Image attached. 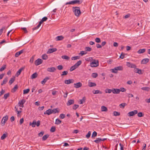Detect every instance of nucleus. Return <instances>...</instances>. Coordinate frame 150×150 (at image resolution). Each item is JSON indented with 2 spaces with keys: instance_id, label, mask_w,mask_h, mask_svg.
Instances as JSON below:
<instances>
[{
  "instance_id": "f257e3e1",
  "label": "nucleus",
  "mask_w": 150,
  "mask_h": 150,
  "mask_svg": "<svg viewBox=\"0 0 150 150\" xmlns=\"http://www.w3.org/2000/svg\"><path fill=\"white\" fill-rule=\"evenodd\" d=\"M73 11L75 16H78L81 13L80 8L79 7H73Z\"/></svg>"
},
{
  "instance_id": "f03ea898",
  "label": "nucleus",
  "mask_w": 150,
  "mask_h": 150,
  "mask_svg": "<svg viewBox=\"0 0 150 150\" xmlns=\"http://www.w3.org/2000/svg\"><path fill=\"white\" fill-rule=\"evenodd\" d=\"M123 67L122 66H119L115 67L114 69H111L112 72L115 73H117L118 71H122Z\"/></svg>"
},
{
  "instance_id": "7ed1b4c3",
  "label": "nucleus",
  "mask_w": 150,
  "mask_h": 150,
  "mask_svg": "<svg viewBox=\"0 0 150 150\" xmlns=\"http://www.w3.org/2000/svg\"><path fill=\"white\" fill-rule=\"evenodd\" d=\"M99 65V62L98 60L93 59L92 62L90 63V66L91 67H95L98 66Z\"/></svg>"
},
{
  "instance_id": "20e7f679",
  "label": "nucleus",
  "mask_w": 150,
  "mask_h": 150,
  "mask_svg": "<svg viewBox=\"0 0 150 150\" xmlns=\"http://www.w3.org/2000/svg\"><path fill=\"white\" fill-rule=\"evenodd\" d=\"M8 118V116L7 115L4 117L2 120L1 122V125L2 126H4L5 125V124Z\"/></svg>"
},
{
  "instance_id": "39448f33",
  "label": "nucleus",
  "mask_w": 150,
  "mask_h": 150,
  "mask_svg": "<svg viewBox=\"0 0 150 150\" xmlns=\"http://www.w3.org/2000/svg\"><path fill=\"white\" fill-rule=\"evenodd\" d=\"M126 65L128 67L131 68L136 69L137 67L136 66L135 64L128 62H127Z\"/></svg>"
},
{
  "instance_id": "423d86ee",
  "label": "nucleus",
  "mask_w": 150,
  "mask_h": 150,
  "mask_svg": "<svg viewBox=\"0 0 150 150\" xmlns=\"http://www.w3.org/2000/svg\"><path fill=\"white\" fill-rule=\"evenodd\" d=\"M138 111L137 110H135L133 111L130 112L128 113V115L129 116H131L134 115H135L137 114Z\"/></svg>"
},
{
  "instance_id": "0eeeda50",
  "label": "nucleus",
  "mask_w": 150,
  "mask_h": 150,
  "mask_svg": "<svg viewBox=\"0 0 150 150\" xmlns=\"http://www.w3.org/2000/svg\"><path fill=\"white\" fill-rule=\"evenodd\" d=\"M25 100L23 99L19 102L18 105L19 106L21 107L22 108H23V104L25 103Z\"/></svg>"
},
{
  "instance_id": "6e6552de",
  "label": "nucleus",
  "mask_w": 150,
  "mask_h": 150,
  "mask_svg": "<svg viewBox=\"0 0 150 150\" xmlns=\"http://www.w3.org/2000/svg\"><path fill=\"white\" fill-rule=\"evenodd\" d=\"M42 62V61L41 59L38 58L35 61V64L36 66L38 65L41 64Z\"/></svg>"
},
{
  "instance_id": "1a4fd4ad",
  "label": "nucleus",
  "mask_w": 150,
  "mask_h": 150,
  "mask_svg": "<svg viewBox=\"0 0 150 150\" xmlns=\"http://www.w3.org/2000/svg\"><path fill=\"white\" fill-rule=\"evenodd\" d=\"M47 70L49 72H54L56 70V69L54 67H49L47 69Z\"/></svg>"
},
{
  "instance_id": "9d476101",
  "label": "nucleus",
  "mask_w": 150,
  "mask_h": 150,
  "mask_svg": "<svg viewBox=\"0 0 150 150\" xmlns=\"http://www.w3.org/2000/svg\"><path fill=\"white\" fill-rule=\"evenodd\" d=\"M82 1V0H74L72 1L73 5L76 4H81Z\"/></svg>"
},
{
  "instance_id": "9b49d317",
  "label": "nucleus",
  "mask_w": 150,
  "mask_h": 150,
  "mask_svg": "<svg viewBox=\"0 0 150 150\" xmlns=\"http://www.w3.org/2000/svg\"><path fill=\"white\" fill-rule=\"evenodd\" d=\"M74 80L73 79H69V80H65L64 81V83L67 84H69L71 83H73L74 82Z\"/></svg>"
},
{
  "instance_id": "f8f14e48",
  "label": "nucleus",
  "mask_w": 150,
  "mask_h": 150,
  "mask_svg": "<svg viewBox=\"0 0 150 150\" xmlns=\"http://www.w3.org/2000/svg\"><path fill=\"white\" fill-rule=\"evenodd\" d=\"M112 93L113 94H118L120 93V91L119 89L118 88H112Z\"/></svg>"
},
{
  "instance_id": "ddd939ff",
  "label": "nucleus",
  "mask_w": 150,
  "mask_h": 150,
  "mask_svg": "<svg viewBox=\"0 0 150 150\" xmlns=\"http://www.w3.org/2000/svg\"><path fill=\"white\" fill-rule=\"evenodd\" d=\"M74 87L76 88H79L82 86V83L80 82L74 84Z\"/></svg>"
},
{
  "instance_id": "4468645a",
  "label": "nucleus",
  "mask_w": 150,
  "mask_h": 150,
  "mask_svg": "<svg viewBox=\"0 0 150 150\" xmlns=\"http://www.w3.org/2000/svg\"><path fill=\"white\" fill-rule=\"evenodd\" d=\"M24 69V67H21L19 69V70L16 72V76L17 77H18L21 73V72Z\"/></svg>"
},
{
  "instance_id": "2eb2a0df",
  "label": "nucleus",
  "mask_w": 150,
  "mask_h": 150,
  "mask_svg": "<svg viewBox=\"0 0 150 150\" xmlns=\"http://www.w3.org/2000/svg\"><path fill=\"white\" fill-rule=\"evenodd\" d=\"M57 50V49L56 48H50L48 50L47 53V54L51 53Z\"/></svg>"
},
{
  "instance_id": "dca6fc26",
  "label": "nucleus",
  "mask_w": 150,
  "mask_h": 150,
  "mask_svg": "<svg viewBox=\"0 0 150 150\" xmlns=\"http://www.w3.org/2000/svg\"><path fill=\"white\" fill-rule=\"evenodd\" d=\"M149 59L148 58L144 59L141 61V63L142 64H146L149 62Z\"/></svg>"
},
{
  "instance_id": "f3484780",
  "label": "nucleus",
  "mask_w": 150,
  "mask_h": 150,
  "mask_svg": "<svg viewBox=\"0 0 150 150\" xmlns=\"http://www.w3.org/2000/svg\"><path fill=\"white\" fill-rule=\"evenodd\" d=\"M52 113V110L51 109H48L44 112V114H47L48 115Z\"/></svg>"
},
{
  "instance_id": "a211bd4d",
  "label": "nucleus",
  "mask_w": 150,
  "mask_h": 150,
  "mask_svg": "<svg viewBox=\"0 0 150 150\" xmlns=\"http://www.w3.org/2000/svg\"><path fill=\"white\" fill-rule=\"evenodd\" d=\"M23 52V50H21L20 51L17 52L16 53L15 55V57H18L19 55L21 54H22Z\"/></svg>"
},
{
  "instance_id": "6ab92c4d",
  "label": "nucleus",
  "mask_w": 150,
  "mask_h": 150,
  "mask_svg": "<svg viewBox=\"0 0 150 150\" xmlns=\"http://www.w3.org/2000/svg\"><path fill=\"white\" fill-rule=\"evenodd\" d=\"M88 85L89 87H91L93 86H96V84L95 83L89 82Z\"/></svg>"
},
{
  "instance_id": "aec40b11",
  "label": "nucleus",
  "mask_w": 150,
  "mask_h": 150,
  "mask_svg": "<svg viewBox=\"0 0 150 150\" xmlns=\"http://www.w3.org/2000/svg\"><path fill=\"white\" fill-rule=\"evenodd\" d=\"M74 103V101L73 100H69L67 103V106H69L70 105L73 104Z\"/></svg>"
},
{
  "instance_id": "412c9836",
  "label": "nucleus",
  "mask_w": 150,
  "mask_h": 150,
  "mask_svg": "<svg viewBox=\"0 0 150 150\" xmlns=\"http://www.w3.org/2000/svg\"><path fill=\"white\" fill-rule=\"evenodd\" d=\"M49 79V78L48 77H46L42 81H41V83L42 84H44L47 82V81Z\"/></svg>"
},
{
  "instance_id": "4be33fe9",
  "label": "nucleus",
  "mask_w": 150,
  "mask_h": 150,
  "mask_svg": "<svg viewBox=\"0 0 150 150\" xmlns=\"http://www.w3.org/2000/svg\"><path fill=\"white\" fill-rule=\"evenodd\" d=\"M146 49H140L137 52L138 53L140 54L143 53L145 52Z\"/></svg>"
},
{
  "instance_id": "5701e85b",
  "label": "nucleus",
  "mask_w": 150,
  "mask_h": 150,
  "mask_svg": "<svg viewBox=\"0 0 150 150\" xmlns=\"http://www.w3.org/2000/svg\"><path fill=\"white\" fill-rule=\"evenodd\" d=\"M101 111L102 112H106L108 111V109L105 106H103L101 107Z\"/></svg>"
},
{
  "instance_id": "b1692460",
  "label": "nucleus",
  "mask_w": 150,
  "mask_h": 150,
  "mask_svg": "<svg viewBox=\"0 0 150 150\" xmlns=\"http://www.w3.org/2000/svg\"><path fill=\"white\" fill-rule=\"evenodd\" d=\"M82 63V61L81 60H79L75 64V66L77 68Z\"/></svg>"
},
{
  "instance_id": "393cba45",
  "label": "nucleus",
  "mask_w": 150,
  "mask_h": 150,
  "mask_svg": "<svg viewBox=\"0 0 150 150\" xmlns=\"http://www.w3.org/2000/svg\"><path fill=\"white\" fill-rule=\"evenodd\" d=\"M92 92L94 94H97L98 93L101 94L102 93L101 91H100L98 90H95L93 91Z\"/></svg>"
},
{
  "instance_id": "a878e982",
  "label": "nucleus",
  "mask_w": 150,
  "mask_h": 150,
  "mask_svg": "<svg viewBox=\"0 0 150 150\" xmlns=\"http://www.w3.org/2000/svg\"><path fill=\"white\" fill-rule=\"evenodd\" d=\"M38 76V74L36 72H35L31 76V79H34L36 78Z\"/></svg>"
},
{
  "instance_id": "bb28decb",
  "label": "nucleus",
  "mask_w": 150,
  "mask_h": 150,
  "mask_svg": "<svg viewBox=\"0 0 150 150\" xmlns=\"http://www.w3.org/2000/svg\"><path fill=\"white\" fill-rule=\"evenodd\" d=\"M18 88V86L17 85H16L14 88L11 90V91L12 93H14L16 91V90Z\"/></svg>"
},
{
  "instance_id": "cd10ccee",
  "label": "nucleus",
  "mask_w": 150,
  "mask_h": 150,
  "mask_svg": "<svg viewBox=\"0 0 150 150\" xmlns=\"http://www.w3.org/2000/svg\"><path fill=\"white\" fill-rule=\"evenodd\" d=\"M105 92L106 93H110L112 92V89L106 88L105 90Z\"/></svg>"
},
{
  "instance_id": "c85d7f7f",
  "label": "nucleus",
  "mask_w": 150,
  "mask_h": 150,
  "mask_svg": "<svg viewBox=\"0 0 150 150\" xmlns=\"http://www.w3.org/2000/svg\"><path fill=\"white\" fill-rule=\"evenodd\" d=\"M36 124V121L35 120H34L32 123L30 122L29 124L30 125H31L33 127H35Z\"/></svg>"
},
{
  "instance_id": "c756f323",
  "label": "nucleus",
  "mask_w": 150,
  "mask_h": 150,
  "mask_svg": "<svg viewBox=\"0 0 150 150\" xmlns=\"http://www.w3.org/2000/svg\"><path fill=\"white\" fill-rule=\"evenodd\" d=\"M8 78L7 77H6L4 78L2 83L1 84V85H3L6 84V82H7L8 80Z\"/></svg>"
},
{
  "instance_id": "7c9ffc66",
  "label": "nucleus",
  "mask_w": 150,
  "mask_h": 150,
  "mask_svg": "<svg viewBox=\"0 0 150 150\" xmlns=\"http://www.w3.org/2000/svg\"><path fill=\"white\" fill-rule=\"evenodd\" d=\"M64 38L62 35L56 37L57 40H61L64 39Z\"/></svg>"
},
{
  "instance_id": "2f4dec72",
  "label": "nucleus",
  "mask_w": 150,
  "mask_h": 150,
  "mask_svg": "<svg viewBox=\"0 0 150 150\" xmlns=\"http://www.w3.org/2000/svg\"><path fill=\"white\" fill-rule=\"evenodd\" d=\"M8 136V134L7 133L4 134H3V135L1 136V140L4 139L6 137Z\"/></svg>"
},
{
  "instance_id": "473e14b6",
  "label": "nucleus",
  "mask_w": 150,
  "mask_h": 150,
  "mask_svg": "<svg viewBox=\"0 0 150 150\" xmlns=\"http://www.w3.org/2000/svg\"><path fill=\"white\" fill-rule=\"evenodd\" d=\"M42 58L44 60H46L48 58V56L46 54H43L42 56Z\"/></svg>"
},
{
  "instance_id": "72a5a7b5",
  "label": "nucleus",
  "mask_w": 150,
  "mask_h": 150,
  "mask_svg": "<svg viewBox=\"0 0 150 150\" xmlns=\"http://www.w3.org/2000/svg\"><path fill=\"white\" fill-rule=\"evenodd\" d=\"M102 141V139L98 138H97L95 140L94 142L96 143H99V142Z\"/></svg>"
},
{
  "instance_id": "f704fd0d",
  "label": "nucleus",
  "mask_w": 150,
  "mask_h": 150,
  "mask_svg": "<svg viewBox=\"0 0 150 150\" xmlns=\"http://www.w3.org/2000/svg\"><path fill=\"white\" fill-rule=\"evenodd\" d=\"M62 122V121L59 119H57L56 120L55 124L58 125L60 124Z\"/></svg>"
},
{
  "instance_id": "c9c22d12",
  "label": "nucleus",
  "mask_w": 150,
  "mask_h": 150,
  "mask_svg": "<svg viewBox=\"0 0 150 150\" xmlns=\"http://www.w3.org/2000/svg\"><path fill=\"white\" fill-rule=\"evenodd\" d=\"M15 80V77L11 78V79L9 80V83L10 85H11L14 81Z\"/></svg>"
},
{
  "instance_id": "e433bc0d",
  "label": "nucleus",
  "mask_w": 150,
  "mask_h": 150,
  "mask_svg": "<svg viewBox=\"0 0 150 150\" xmlns=\"http://www.w3.org/2000/svg\"><path fill=\"white\" fill-rule=\"evenodd\" d=\"M61 57L62 59L68 60L69 59V57L66 55L62 56Z\"/></svg>"
},
{
  "instance_id": "4c0bfd02",
  "label": "nucleus",
  "mask_w": 150,
  "mask_h": 150,
  "mask_svg": "<svg viewBox=\"0 0 150 150\" xmlns=\"http://www.w3.org/2000/svg\"><path fill=\"white\" fill-rule=\"evenodd\" d=\"M49 135L48 134H46L44 135L42 137V140L45 141V140L47 138L49 137Z\"/></svg>"
},
{
  "instance_id": "58836bf2",
  "label": "nucleus",
  "mask_w": 150,
  "mask_h": 150,
  "mask_svg": "<svg viewBox=\"0 0 150 150\" xmlns=\"http://www.w3.org/2000/svg\"><path fill=\"white\" fill-rule=\"evenodd\" d=\"M30 91V89L29 88L25 89L23 91V94H26L28 93Z\"/></svg>"
},
{
  "instance_id": "ea45409f",
  "label": "nucleus",
  "mask_w": 150,
  "mask_h": 150,
  "mask_svg": "<svg viewBox=\"0 0 150 150\" xmlns=\"http://www.w3.org/2000/svg\"><path fill=\"white\" fill-rule=\"evenodd\" d=\"M141 89L143 90L148 91L150 90V88L149 87H143L141 88Z\"/></svg>"
},
{
  "instance_id": "a19ab883",
  "label": "nucleus",
  "mask_w": 150,
  "mask_h": 150,
  "mask_svg": "<svg viewBox=\"0 0 150 150\" xmlns=\"http://www.w3.org/2000/svg\"><path fill=\"white\" fill-rule=\"evenodd\" d=\"M42 23L40 21L39 23L38 24V25L36 27L34 28H33V30H36V29H38V28L40 27V26H41V25Z\"/></svg>"
},
{
  "instance_id": "79ce46f5",
  "label": "nucleus",
  "mask_w": 150,
  "mask_h": 150,
  "mask_svg": "<svg viewBox=\"0 0 150 150\" xmlns=\"http://www.w3.org/2000/svg\"><path fill=\"white\" fill-rule=\"evenodd\" d=\"M127 105L125 103H123L120 104L119 105L120 108H124L125 106Z\"/></svg>"
},
{
  "instance_id": "37998d69",
  "label": "nucleus",
  "mask_w": 150,
  "mask_h": 150,
  "mask_svg": "<svg viewBox=\"0 0 150 150\" xmlns=\"http://www.w3.org/2000/svg\"><path fill=\"white\" fill-rule=\"evenodd\" d=\"M79 59V57L78 56H76L74 57H71V59L72 60H76V59Z\"/></svg>"
},
{
  "instance_id": "c03bdc74",
  "label": "nucleus",
  "mask_w": 150,
  "mask_h": 150,
  "mask_svg": "<svg viewBox=\"0 0 150 150\" xmlns=\"http://www.w3.org/2000/svg\"><path fill=\"white\" fill-rule=\"evenodd\" d=\"M76 68H77L74 65H73V66H72L71 67V68L69 70L70 71H72L74 70Z\"/></svg>"
},
{
  "instance_id": "a18cd8bd",
  "label": "nucleus",
  "mask_w": 150,
  "mask_h": 150,
  "mask_svg": "<svg viewBox=\"0 0 150 150\" xmlns=\"http://www.w3.org/2000/svg\"><path fill=\"white\" fill-rule=\"evenodd\" d=\"M52 113H58L59 112V111L57 110V108H54L53 110H52Z\"/></svg>"
},
{
  "instance_id": "49530a36",
  "label": "nucleus",
  "mask_w": 150,
  "mask_h": 150,
  "mask_svg": "<svg viewBox=\"0 0 150 150\" xmlns=\"http://www.w3.org/2000/svg\"><path fill=\"white\" fill-rule=\"evenodd\" d=\"M98 76V74L96 73H93L91 75L92 77L94 78H96Z\"/></svg>"
},
{
  "instance_id": "de8ad7c7",
  "label": "nucleus",
  "mask_w": 150,
  "mask_h": 150,
  "mask_svg": "<svg viewBox=\"0 0 150 150\" xmlns=\"http://www.w3.org/2000/svg\"><path fill=\"white\" fill-rule=\"evenodd\" d=\"M136 70H137V71H135L136 73H137L140 74H142L141 70H140L138 68H136Z\"/></svg>"
},
{
  "instance_id": "09e8293b",
  "label": "nucleus",
  "mask_w": 150,
  "mask_h": 150,
  "mask_svg": "<svg viewBox=\"0 0 150 150\" xmlns=\"http://www.w3.org/2000/svg\"><path fill=\"white\" fill-rule=\"evenodd\" d=\"M47 19V18L46 17H44L42 18L40 21L42 23L44 21H46Z\"/></svg>"
},
{
  "instance_id": "8fccbe9b",
  "label": "nucleus",
  "mask_w": 150,
  "mask_h": 150,
  "mask_svg": "<svg viewBox=\"0 0 150 150\" xmlns=\"http://www.w3.org/2000/svg\"><path fill=\"white\" fill-rule=\"evenodd\" d=\"M97 134V133L96 132V131H94L92 134V137L93 138L95 137L96 136Z\"/></svg>"
},
{
  "instance_id": "3c124183",
  "label": "nucleus",
  "mask_w": 150,
  "mask_h": 150,
  "mask_svg": "<svg viewBox=\"0 0 150 150\" xmlns=\"http://www.w3.org/2000/svg\"><path fill=\"white\" fill-rule=\"evenodd\" d=\"M6 67V65H4L0 69V71H2L4 70Z\"/></svg>"
},
{
  "instance_id": "603ef678",
  "label": "nucleus",
  "mask_w": 150,
  "mask_h": 150,
  "mask_svg": "<svg viewBox=\"0 0 150 150\" xmlns=\"http://www.w3.org/2000/svg\"><path fill=\"white\" fill-rule=\"evenodd\" d=\"M9 93L5 94L4 95V98L5 99H6L9 96Z\"/></svg>"
},
{
  "instance_id": "864d4df0",
  "label": "nucleus",
  "mask_w": 150,
  "mask_h": 150,
  "mask_svg": "<svg viewBox=\"0 0 150 150\" xmlns=\"http://www.w3.org/2000/svg\"><path fill=\"white\" fill-rule=\"evenodd\" d=\"M137 113V116L139 117H143L144 115V114L142 112H139Z\"/></svg>"
},
{
  "instance_id": "5fc2aeb1",
  "label": "nucleus",
  "mask_w": 150,
  "mask_h": 150,
  "mask_svg": "<svg viewBox=\"0 0 150 150\" xmlns=\"http://www.w3.org/2000/svg\"><path fill=\"white\" fill-rule=\"evenodd\" d=\"M91 135V132L90 131H88V134L86 135V138L88 139L89 138Z\"/></svg>"
},
{
  "instance_id": "6e6d98bb",
  "label": "nucleus",
  "mask_w": 150,
  "mask_h": 150,
  "mask_svg": "<svg viewBox=\"0 0 150 150\" xmlns=\"http://www.w3.org/2000/svg\"><path fill=\"white\" fill-rule=\"evenodd\" d=\"M95 42L97 43H99L101 42L100 39L98 38H96L95 39Z\"/></svg>"
},
{
  "instance_id": "4d7b16f0",
  "label": "nucleus",
  "mask_w": 150,
  "mask_h": 150,
  "mask_svg": "<svg viewBox=\"0 0 150 150\" xmlns=\"http://www.w3.org/2000/svg\"><path fill=\"white\" fill-rule=\"evenodd\" d=\"M113 115L114 116H119L120 115V113L119 112L116 111H114L113 112Z\"/></svg>"
},
{
  "instance_id": "13d9d810",
  "label": "nucleus",
  "mask_w": 150,
  "mask_h": 150,
  "mask_svg": "<svg viewBox=\"0 0 150 150\" xmlns=\"http://www.w3.org/2000/svg\"><path fill=\"white\" fill-rule=\"evenodd\" d=\"M120 91V92L121 91L122 92H125L126 91V89L124 88H121L120 89H119Z\"/></svg>"
},
{
  "instance_id": "bf43d9fd",
  "label": "nucleus",
  "mask_w": 150,
  "mask_h": 150,
  "mask_svg": "<svg viewBox=\"0 0 150 150\" xmlns=\"http://www.w3.org/2000/svg\"><path fill=\"white\" fill-rule=\"evenodd\" d=\"M57 69L59 70H61L63 69V66L62 65H59L57 67Z\"/></svg>"
},
{
  "instance_id": "052dcab7",
  "label": "nucleus",
  "mask_w": 150,
  "mask_h": 150,
  "mask_svg": "<svg viewBox=\"0 0 150 150\" xmlns=\"http://www.w3.org/2000/svg\"><path fill=\"white\" fill-rule=\"evenodd\" d=\"M85 99H85V97H83L82 99L80 100V104H82L83 102L85 101Z\"/></svg>"
},
{
  "instance_id": "680f3d73",
  "label": "nucleus",
  "mask_w": 150,
  "mask_h": 150,
  "mask_svg": "<svg viewBox=\"0 0 150 150\" xmlns=\"http://www.w3.org/2000/svg\"><path fill=\"white\" fill-rule=\"evenodd\" d=\"M87 54V52L84 51H81L80 53H79V54H81V56H82L83 55L86 54Z\"/></svg>"
},
{
  "instance_id": "e2e57ef3",
  "label": "nucleus",
  "mask_w": 150,
  "mask_h": 150,
  "mask_svg": "<svg viewBox=\"0 0 150 150\" xmlns=\"http://www.w3.org/2000/svg\"><path fill=\"white\" fill-rule=\"evenodd\" d=\"M86 60L88 62H91V61H93V58L91 57H89L88 58H86Z\"/></svg>"
},
{
  "instance_id": "0e129e2a",
  "label": "nucleus",
  "mask_w": 150,
  "mask_h": 150,
  "mask_svg": "<svg viewBox=\"0 0 150 150\" xmlns=\"http://www.w3.org/2000/svg\"><path fill=\"white\" fill-rule=\"evenodd\" d=\"M55 127H51L50 131L51 132H55Z\"/></svg>"
},
{
  "instance_id": "69168bd1",
  "label": "nucleus",
  "mask_w": 150,
  "mask_h": 150,
  "mask_svg": "<svg viewBox=\"0 0 150 150\" xmlns=\"http://www.w3.org/2000/svg\"><path fill=\"white\" fill-rule=\"evenodd\" d=\"M62 74H61V76H64L66 75L67 74L68 72V71H64L62 72Z\"/></svg>"
},
{
  "instance_id": "338daca9",
  "label": "nucleus",
  "mask_w": 150,
  "mask_h": 150,
  "mask_svg": "<svg viewBox=\"0 0 150 150\" xmlns=\"http://www.w3.org/2000/svg\"><path fill=\"white\" fill-rule=\"evenodd\" d=\"M59 117L62 119H63L65 117V115L63 114H61L60 115Z\"/></svg>"
},
{
  "instance_id": "774afa93",
  "label": "nucleus",
  "mask_w": 150,
  "mask_h": 150,
  "mask_svg": "<svg viewBox=\"0 0 150 150\" xmlns=\"http://www.w3.org/2000/svg\"><path fill=\"white\" fill-rule=\"evenodd\" d=\"M85 50L87 51H91V48L89 47H85Z\"/></svg>"
}]
</instances>
